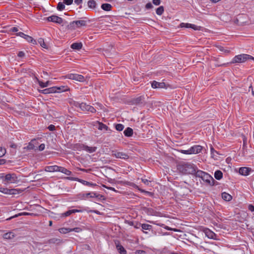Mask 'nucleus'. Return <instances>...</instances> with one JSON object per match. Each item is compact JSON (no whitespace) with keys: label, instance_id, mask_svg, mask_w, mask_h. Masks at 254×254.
<instances>
[{"label":"nucleus","instance_id":"8","mask_svg":"<svg viewBox=\"0 0 254 254\" xmlns=\"http://www.w3.org/2000/svg\"><path fill=\"white\" fill-rule=\"evenodd\" d=\"M4 181L7 183H15L18 182V178L16 175L13 174H7L4 177Z\"/></svg>","mask_w":254,"mask_h":254},{"label":"nucleus","instance_id":"24","mask_svg":"<svg viewBox=\"0 0 254 254\" xmlns=\"http://www.w3.org/2000/svg\"><path fill=\"white\" fill-rule=\"evenodd\" d=\"M14 237H15V235L12 232L6 233L4 234L3 235V238L4 239L10 240V239H12L14 238Z\"/></svg>","mask_w":254,"mask_h":254},{"label":"nucleus","instance_id":"12","mask_svg":"<svg viewBox=\"0 0 254 254\" xmlns=\"http://www.w3.org/2000/svg\"><path fill=\"white\" fill-rule=\"evenodd\" d=\"M247 16L246 14H241L238 15V17L235 20V23L239 25H243L244 24L246 23L247 22L246 20H241V19L242 18H247Z\"/></svg>","mask_w":254,"mask_h":254},{"label":"nucleus","instance_id":"42","mask_svg":"<svg viewBox=\"0 0 254 254\" xmlns=\"http://www.w3.org/2000/svg\"><path fill=\"white\" fill-rule=\"evenodd\" d=\"M115 128L118 131H122L124 128V126L121 124H118L116 125Z\"/></svg>","mask_w":254,"mask_h":254},{"label":"nucleus","instance_id":"51","mask_svg":"<svg viewBox=\"0 0 254 254\" xmlns=\"http://www.w3.org/2000/svg\"><path fill=\"white\" fill-rule=\"evenodd\" d=\"M48 128L49 129V130L50 131H53L54 130H55V126L53 125H50L48 127Z\"/></svg>","mask_w":254,"mask_h":254},{"label":"nucleus","instance_id":"9","mask_svg":"<svg viewBox=\"0 0 254 254\" xmlns=\"http://www.w3.org/2000/svg\"><path fill=\"white\" fill-rule=\"evenodd\" d=\"M75 146L78 147L79 150H84L89 153H93L96 151L97 149L96 147H89L82 144H76Z\"/></svg>","mask_w":254,"mask_h":254},{"label":"nucleus","instance_id":"47","mask_svg":"<svg viewBox=\"0 0 254 254\" xmlns=\"http://www.w3.org/2000/svg\"><path fill=\"white\" fill-rule=\"evenodd\" d=\"M181 152L185 154H191L190 151V148L188 150H181Z\"/></svg>","mask_w":254,"mask_h":254},{"label":"nucleus","instance_id":"46","mask_svg":"<svg viewBox=\"0 0 254 254\" xmlns=\"http://www.w3.org/2000/svg\"><path fill=\"white\" fill-rule=\"evenodd\" d=\"M70 230H71V232L74 231V232H75L77 233H79V232H81L82 230V229L79 227H76V228H74L73 229L70 228Z\"/></svg>","mask_w":254,"mask_h":254},{"label":"nucleus","instance_id":"11","mask_svg":"<svg viewBox=\"0 0 254 254\" xmlns=\"http://www.w3.org/2000/svg\"><path fill=\"white\" fill-rule=\"evenodd\" d=\"M46 19L48 21L58 24H61L63 21V20L61 17L55 15L49 16L47 17Z\"/></svg>","mask_w":254,"mask_h":254},{"label":"nucleus","instance_id":"13","mask_svg":"<svg viewBox=\"0 0 254 254\" xmlns=\"http://www.w3.org/2000/svg\"><path fill=\"white\" fill-rule=\"evenodd\" d=\"M64 243V241L63 239L57 238H53L49 240H48L46 243L47 244H56L57 245H60Z\"/></svg>","mask_w":254,"mask_h":254},{"label":"nucleus","instance_id":"40","mask_svg":"<svg viewBox=\"0 0 254 254\" xmlns=\"http://www.w3.org/2000/svg\"><path fill=\"white\" fill-rule=\"evenodd\" d=\"M35 141V140H32L30 142H29L28 145L26 147L27 149L28 150L35 149V146L34 145V142Z\"/></svg>","mask_w":254,"mask_h":254},{"label":"nucleus","instance_id":"33","mask_svg":"<svg viewBox=\"0 0 254 254\" xmlns=\"http://www.w3.org/2000/svg\"><path fill=\"white\" fill-rule=\"evenodd\" d=\"M22 190L15 189H9L8 194H16L21 193Z\"/></svg>","mask_w":254,"mask_h":254},{"label":"nucleus","instance_id":"23","mask_svg":"<svg viewBox=\"0 0 254 254\" xmlns=\"http://www.w3.org/2000/svg\"><path fill=\"white\" fill-rule=\"evenodd\" d=\"M58 172H60L61 173H63L65 175L67 176H70L72 175V172L66 169L64 167L59 166V169Z\"/></svg>","mask_w":254,"mask_h":254},{"label":"nucleus","instance_id":"39","mask_svg":"<svg viewBox=\"0 0 254 254\" xmlns=\"http://www.w3.org/2000/svg\"><path fill=\"white\" fill-rule=\"evenodd\" d=\"M38 43L40 44L41 47L45 49H48V46L46 44V43L44 42V40L43 38H39L38 39Z\"/></svg>","mask_w":254,"mask_h":254},{"label":"nucleus","instance_id":"28","mask_svg":"<svg viewBox=\"0 0 254 254\" xmlns=\"http://www.w3.org/2000/svg\"><path fill=\"white\" fill-rule=\"evenodd\" d=\"M82 44L81 43H74L70 46L71 49L79 50L82 48Z\"/></svg>","mask_w":254,"mask_h":254},{"label":"nucleus","instance_id":"57","mask_svg":"<svg viewBox=\"0 0 254 254\" xmlns=\"http://www.w3.org/2000/svg\"><path fill=\"white\" fill-rule=\"evenodd\" d=\"M141 181L144 184L147 185H148L149 184V183L150 182V181L145 179H141Z\"/></svg>","mask_w":254,"mask_h":254},{"label":"nucleus","instance_id":"31","mask_svg":"<svg viewBox=\"0 0 254 254\" xmlns=\"http://www.w3.org/2000/svg\"><path fill=\"white\" fill-rule=\"evenodd\" d=\"M86 197H97L99 196L102 197V195H100L99 194H97L94 192H88L85 194Z\"/></svg>","mask_w":254,"mask_h":254},{"label":"nucleus","instance_id":"37","mask_svg":"<svg viewBox=\"0 0 254 254\" xmlns=\"http://www.w3.org/2000/svg\"><path fill=\"white\" fill-rule=\"evenodd\" d=\"M164 11V7L163 6H160L156 9V12L157 15H161L163 13Z\"/></svg>","mask_w":254,"mask_h":254},{"label":"nucleus","instance_id":"55","mask_svg":"<svg viewBox=\"0 0 254 254\" xmlns=\"http://www.w3.org/2000/svg\"><path fill=\"white\" fill-rule=\"evenodd\" d=\"M16 35H17V36H20V37H23V38H25V37H26V34H24V33H23V32H19V33H17L16 34Z\"/></svg>","mask_w":254,"mask_h":254},{"label":"nucleus","instance_id":"43","mask_svg":"<svg viewBox=\"0 0 254 254\" xmlns=\"http://www.w3.org/2000/svg\"><path fill=\"white\" fill-rule=\"evenodd\" d=\"M9 189L7 188L0 187V192H1L4 194H9Z\"/></svg>","mask_w":254,"mask_h":254},{"label":"nucleus","instance_id":"49","mask_svg":"<svg viewBox=\"0 0 254 254\" xmlns=\"http://www.w3.org/2000/svg\"><path fill=\"white\" fill-rule=\"evenodd\" d=\"M152 2L155 5H159L161 3V0H153Z\"/></svg>","mask_w":254,"mask_h":254},{"label":"nucleus","instance_id":"26","mask_svg":"<svg viewBox=\"0 0 254 254\" xmlns=\"http://www.w3.org/2000/svg\"><path fill=\"white\" fill-rule=\"evenodd\" d=\"M141 227L142 229V231L144 233L147 234L148 233L144 230H150L152 228V226L147 224H141Z\"/></svg>","mask_w":254,"mask_h":254},{"label":"nucleus","instance_id":"48","mask_svg":"<svg viewBox=\"0 0 254 254\" xmlns=\"http://www.w3.org/2000/svg\"><path fill=\"white\" fill-rule=\"evenodd\" d=\"M141 224L137 222H135L134 227L136 229H138L141 227Z\"/></svg>","mask_w":254,"mask_h":254},{"label":"nucleus","instance_id":"60","mask_svg":"<svg viewBox=\"0 0 254 254\" xmlns=\"http://www.w3.org/2000/svg\"><path fill=\"white\" fill-rule=\"evenodd\" d=\"M74 2L75 4L79 5L82 2V0H74Z\"/></svg>","mask_w":254,"mask_h":254},{"label":"nucleus","instance_id":"16","mask_svg":"<svg viewBox=\"0 0 254 254\" xmlns=\"http://www.w3.org/2000/svg\"><path fill=\"white\" fill-rule=\"evenodd\" d=\"M151 86L153 88H166V85L164 82H159L155 80L151 83Z\"/></svg>","mask_w":254,"mask_h":254},{"label":"nucleus","instance_id":"32","mask_svg":"<svg viewBox=\"0 0 254 254\" xmlns=\"http://www.w3.org/2000/svg\"><path fill=\"white\" fill-rule=\"evenodd\" d=\"M88 6L90 8H95L96 2L94 0H89L87 2Z\"/></svg>","mask_w":254,"mask_h":254},{"label":"nucleus","instance_id":"34","mask_svg":"<svg viewBox=\"0 0 254 254\" xmlns=\"http://www.w3.org/2000/svg\"><path fill=\"white\" fill-rule=\"evenodd\" d=\"M36 79L39 84V85L42 88H44V87H46L48 86L49 85V81H47V82H43L40 80H39L37 78H36Z\"/></svg>","mask_w":254,"mask_h":254},{"label":"nucleus","instance_id":"4","mask_svg":"<svg viewBox=\"0 0 254 254\" xmlns=\"http://www.w3.org/2000/svg\"><path fill=\"white\" fill-rule=\"evenodd\" d=\"M87 24V21L84 20H75L70 22L67 25V28L68 29L74 30L79 28L82 26H86Z\"/></svg>","mask_w":254,"mask_h":254},{"label":"nucleus","instance_id":"17","mask_svg":"<svg viewBox=\"0 0 254 254\" xmlns=\"http://www.w3.org/2000/svg\"><path fill=\"white\" fill-rule=\"evenodd\" d=\"M252 171V169L248 167H241L239 169V173L243 176H248L250 172Z\"/></svg>","mask_w":254,"mask_h":254},{"label":"nucleus","instance_id":"63","mask_svg":"<svg viewBox=\"0 0 254 254\" xmlns=\"http://www.w3.org/2000/svg\"><path fill=\"white\" fill-rule=\"evenodd\" d=\"M212 3H216L219 1L218 0H210Z\"/></svg>","mask_w":254,"mask_h":254},{"label":"nucleus","instance_id":"20","mask_svg":"<svg viewBox=\"0 0 254 254\" xmlns=\"http://www.w3.org/2000/svg\"><path fill=\"white\" fill-rule=\"evenodd\" d=\"M59 166L57 165L46 166L45 171L49 172H58Z\"/></svg>","mask_w":254,"mask_h":254},{"label":"nucleus","instance_id":"52","mask_svg":"<svg viewBox=\"0 0 254 254\" xmlns=\"http://www.w3.org/2000/svg\"><path fill=\"white\" fill-rule=\"evenodd\" d=\"M45 144H44V143H42V144H41L39 146V150L40 151H43V150L45 149Z\"/></svg>","mask_w":254,"mask_h":254},{"label":"nucleus","instance_id":"21","mask_svg":"<svg viewBox=\"0 0 254 254\" xmlns=\"http://www.w3.org/2000/svg\"><path fill=\"white\" fill-rule=\"evenodd\" d=\"M204 232L205 233L206 236H207L208 238L212 239H216L215 238V237L216 236V234L213 232L211 231L210 230L207 229H205L204 231Z\"/></svg>","mask_w":254,"mask_h":254},{"label":"nucleus","instance_id":"7","mask_svg":"<svg viewBox=\"0 0 254 254\" xmlns=\"http://www.w3.org/2000/svg\"><path fill=\"white\" fill-rule=\"evenodd\" d=\"M65 78L78 81L79 82H83L85 80L84 77L81 75L74 73H69L65 75Z\"/></svg>","mask_w":254,"mask_h":254},{"label":"nucleus","instance_id":"62","mask_svg":"<svg viewBox=\"0 0 254 254\" xmlns=\"http://www.w3.org/2000/svg\"><path fill=\"white\" fill-rule=\"evenodd\" d=\"M17 216H18V215H14V216H11V217H9V218H7V219H6V220H9L11 219L12 218H13L16 217H17Z\"/></svg>","mask_w":254,"mask_h":254},{"label":"nucleus","instance_id":"10","mask_svg":"<svg viewBox=\"0 0 254 254\" xmlns=\"http://www.w3.org/2000/svg\"><path fill=\"white\" fill-rule=\"evenodd\" d=\"M112 156L117 158L123 159L124 160H127L129 158V156L127 154L122 152H118L117 151H112Z\"/></svg>","mask_w":254,"mask_h":254},{"label":"nucleus","instance_id":"59","mask_svg":"<svg viewBox=\"0 0 254 254\" xmlns=\"http://www.w3.org/2000/svg\"><path fill=\"white\" fill-rule=\"evenodd\" d=\"M18 31V28L15 27H12L10 29V31L13 32H17Z\"/></svg>","mask_w":254,"mask_h":254},{"label":"nucleus","instance_id":"5","mask_svg":"<svg viewBox=\"0 0 254 254\" xmlns=\"http://www.w3.org/2000/svg\"><path fill=\"white\" fill-rule=\"evenodd\" d=\"M76 106L79 107L83 111H88L92 113H94L96 111L93 106L87 105L85 103H77Z\"/></svg>","mask_w":254,"mask_h":254},{"label":"nucleus","instance_id":"22","mask_svg":"<svg viewBox=\"0 0 254 254\" xmlns=\"http://www.w3.org/2000/svg\"><path fill=\"white\" fill-rule=\"evenodd\" d=\"M82 212V210H78V209L69 210H68V211H66L65 212L62 213L61 214V217H67V216H68L70 215H71L72 213H75V212Z\"/></svg>","mask_w":254,"mask_h":254},{"label":"nucleus","instance_id":"38","mask_svg":"<svg viewBox=\"0 0 254 254\" xmlns=\"http://www.w3.org/2000/svg\"><path fill=\"white\" fill-rule=\"evenodd\" d=\"M59 231L60 233L63 234H66L68 232H71L70 228H62L59 229Z\"/></svg>","mask_w":254,"mask_h":254},{"label":"nucleus","instance_id":"41","mask_svg":"<svg viewBox=\"0 0 254 254\" xmlns=\"http://www.w3.org/2000/svg\"><path fill=\"white\" fill-rule=\"evenodd\" d=\"M64 3H63L62 2H59L58 4L57 9L60 11L64 9L65 8V5H64Z\"/></svg>","mask_w":254,"mask_h":254},{"label":"nucleus","instance_id":"36","mask_svg":"<svg viewBox=\"0 0 254 254\" xmlns=\"http://www.w3.org/2000/svg\"><path fill=\"white\" fill-rule=\"evenodd\" d=\"M98 129L100 130L105 129L106 130H108V127L105 124L102 123L98 122Z\"/></svg>","mask_w":254,"mask_h":254},{"label":"nucleus","instance_id":"56","mask_svg":"<svg viewBox=\"0 0 254 254\" xmlns=\"http://www.w3.org/2000/svg\"><path fill=\"white\" fill-rule=\"evenodd\" d=\"M249 210L251 212L254 211V206L252 204H250L248 206Z\"/></svg>","mask_w":254,"mask_h":254},{"label":"nucleus","instance_id":"2","mask_svg":"<svg viewBox=\"0 0 254 254\" xmlns=\"http://www.w3.org/2000/svg\"><path fill=\"white\" fill-rule=\"evenodd\" d=\"M195 177L200 178L207 185L210 186L214 185L215 182L214 179L211 176L205 172L199 170H197Z\"/></svg>","mask_w":254,"mask_h":254},{"label":"nucleus","instance_id":"18","mask_svg":"<svg viewBox=\"0 0 254 254\" xmlns=\"http://www.w3.org/2000/svg\"><path fill=\"white\" fill-rule=\"evenodd\" d=\"M56 89H60V88H57V87H53L49 88L42 90L40 92L41 93L45 94H49V93H55L57 91Z\"/></svg>","mask_w":254,"mask_h":254},{"label":"nucleus","instance_id":"44","mask_svg":"<svg viewBox=\"0 0 254 254\" xmlns=\"http://www.w3.org/2000/svg\"><path fill=\"white\" fill-rule=\"evenodd\" d=\"M142 97H139L134 100V102L135 104H138L142 103Z\"/></svg>","mask_w":254,"mask_h":254},{"label":"nucleus","instance_id":"25","mask_svg":"<svg viewBox=\"0 0 254 254\" xmlns=\"http://www.w3.org/2000/svg\"><path fill=\"white\" fill-rule=\"evenodd\" d=\"M124 133L126 136L130 137L133 134V129L131 128L128 127L124 130Z\"/></svg>","mask_w":254,"mask_h":254},{"label":"nucleus","instance_id":"6","mask_svg":"<svg viewBox=\"0 0 254 254\" xmlns=\"http://www.w3.org/2000/svg\"><path fill=\"white\" fill-rule=\"evenodd\" d=\"M65 179L67 180H70V181H77L85 186H90V187H95V186H97L96 184L89 182L86 181L79 179L78 178L67 177L65 178Z\"/></svg>","mask_w":254,"mask_h":254},{"label":"nucleus","instance_id":"64","mask_svg":"<svg viewBox=\"0 0 254 254\" xmlns=\"http://www.w3.org/2000/svg\"><path fill=\"white\" fill-rule=\"evenodd\" d=\"M4 155V151H1V153H0V157H2Z\"/></svg>","mask_w":254,"mask_h":254},{"label":"nucleus","instance_id":"30","mask_svg":"<svg viewBox=\"0 0 254 254\" xmlns=\"http://www.w3.org/2000/svg\"><path fill=\"white\" fill-rule=\"evenodd\" d=\"M112 6L109 3H103L101 5V8L105 11H110Z\"/></svg>","mask_w":254,"mask_h":254},{"label":"nucleus","instance_id":"58","mask_svg":"<svg viewBox=\"0 0 254 254\" xmlns=\"http://www.w3.org/2000/svg\"><path fill=\"white\" fill-rule=\"evenodd\" d=\"M126 223L127 224H128L130 226H134V224H135V222H133V221H127L126 222Z\"/></svg>","mask_w":254,"mask_h":254},{"label":"nucleus","instance_id":"1","mask_svg":"<svg viewBox=\"0 0 254 254\" xmlns=\"http://www.w3.org/2000/svg\"><path fill=\"white\" fill-rule=\"evenodd\" d=\"M179 170L183 174H192L196 176L197 170L193 164L188 163H184L178 166Z\"/></svg>","mask_w":254,"mask_h":254},{"label":"nucleus","instance_id":"53","mask_svg":"<svg viewBox=\"0 0 254 254\" xmlns=\"http://www.w3.org/2000/svg\"><path fill=\"white\" fill-rule=\"evenodd\" d=\"M145 7L146 9H151L153 7V5L151 3L148 2L146 4Z\"/></svg>","mask_w":254,"mask_h":254},{"label":"nucleus","instance_id":"14","mask_svg":"<svg viewBox=\"0 0 254 254\" xmlns=\"http://www.w3.org/2000/svg\"><path fill=\"white\" fill-rule=\"evenodd\" d=\"M180 26H181V27L191 28L195 30H199L201 28L200 26H198L194 24H190V23H181Z\"/></svg>","mask_w":254,"mask_h":254},{"label":"nucleus","instance_id":"50","mask_svg":"<svg viewBox=\"0 0 254 254\" xmlns=\"http://www.w3.org/2000/svg\"><path fill=\"white\" fill-rule=\"evenodd\" d=\"M73 0H64V3L66 5H70L72 3Z\"/></svg>","mask_w":254,"mask_h":254},{"label":"nucleus","instance_id":"19","mask_svg":"<svg viewBox=\"0 0 254 254\" xmlns=\"http://www.w3.org/2000/svg\"><path fill=\"white\" fill-rule=\"evenodd\" d=\"M116 248L120 254H126L127 251L125 248L120 244L119 241L115 242Z\"/></svg>","mask_w":254,"mask_h":254},{"label":"nucleus","instance_id":"29","mask_svg":"<svg viewBox=\"0 0 254 254\" xmlns=\"http://www.w3.org/2000/svg\"><path fill=\"white\" fill-rule=\"evenodd\" d=\"M223 177V173L220 170H217L214 173V177L216 179L218 180H220Z\"/></svg>","mask_w":254,"mask_h":254},{"label":"nucleus","instance_id":"61","mask_svg":"<svg viewBox=\"0 0 254 254\" xmlns=\"http://www.w3.org/2000/svg\"><path fill=\"white\" fill-rule=\"evenodd\" d=\"M106 188L110 190H113V191H116V190H115V188H112V187H106Z\"/></svg>","mask_w":254,"mask_h":254},{"label":"nucleus","instance_id":"35","mask_svg":"<svg viewBox=\"0 0 254 254\" xmlns=\"http://www.w3.org/2000/svg\"><path fill=\"white\" fill-rule=\"evenodd\" d=\"M24 39H26L29 43H31L33 44H36V40H34L32 37L29 35H26Z\"/></svg>","mask_w":254,"mask_h":254},{"label":"nucleus","instance_id":"15","mask_svg":"<svg viewBox=\"0 0 254 254\" xmlns=\"http://www.w3.org/2000/svg\"><path fill=\"white\" fill-rule=\"evenodd\" d=\"M202 149L201 145H194L190 148L191 154H197L200 153Z\"/></svg>","mask_w":254,"mask_h":254},{"label":"nucleus","instance_id":"3","mask_svg":"<svg viewBox=\"0 0 254 254\" xmlns=\"http://www.w3.org/2000/svg\"><path fill=\"white\" fill-rule=\"evenodd\" d=\"M254 58L251 55L247 54H240L236 56L231 62V64L242 63L248 60H254Z\"/></svg>","mask_w":254,"mask_h":254},{"label":"nucleus","instance_id":"27","mask_svg":"<svg viewBox=\"0 0 254 254\" xmlns=\"http://www.w3.org/2000/svg\"><path fill=\"white\" fill-rule=\"evenodd\" d=\"M222 198L226 201H230L232 199V196L229 193L224 192L221 194Z\"/></svg>","mask_w":254,"mask_h":254},{"label":"nucleus","instance_id":"54","mask_svg":"<svg viewBox=\"0 0 254 254\" xmlns=\"http://www.w3.org/2000/svg\"><path fill=\"white\" fill-rule=\"evenodd\" d=\"M25 56V53L23 51H20L18 53V56L19 58H23Z\"/></svg>","mask_w":254,"mask_h":254},{"label":"nucleus","instance_id":"45","mask_svg":"<svg viewBox=\"0 0 254 254\" xmlns=\"http://www.w3.org/2000/svg\"><path fill=\"white\" fill-rule=\"evenodd\" d=\"M211 153L213 157H214L216 154H218V152L213 147H211Z\"/></svg>","mask_w":254,"mask_h":254}]
</instances>
